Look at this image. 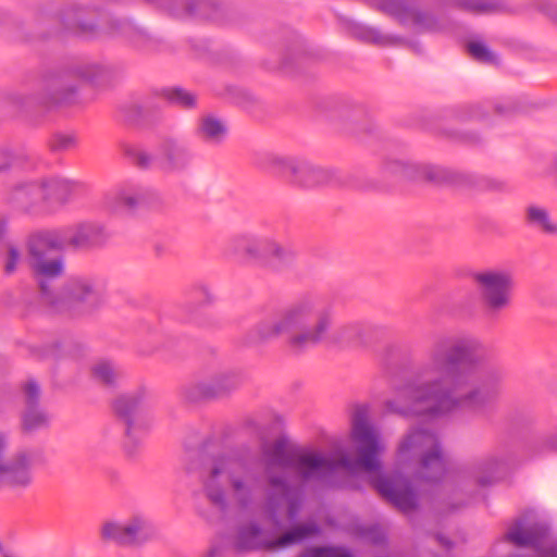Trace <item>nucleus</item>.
I'll list each match as a JSON object with an SVG mask.
<instances>
[{
	"label": "nucleus",
	"instance_id": "obj_1",
	"mask_svg": "<svg viewBox=\"0 0 557 557\" xmlns=\"http://www.w3.org/2000/svg\"><path fill=\"white\" fill-rule=\"evenodd\" d=\"M486 357L487 348L475 337H437L413 376L394 387V398L385 403L387 410L429 418L482 411L504 376L498 369L479 372Z\"/></svg>",
	"mask_w": 557,
	"mask_h": 557
},
{
	"label": "nucleus",
	"instance_id": "obj_2",
	"mask_svg": "<svg viewBox=\"0 0 557 557\" xmlns=\"http://www.w3.org/2000/svg\"><path fill=\"white\" fill-rule=\"evenodd\" d=\"M350 440L356 457L343 454L331 458L315 450L294 449L284 438L265 442L261 446V462L269 486L267 506L271 513L286 507L287 517L298 515L302 496L300 490L288 484L284 471L294 470L305 482L326 483L338 468L376 472L381 469L380 456L385 444L380 431L370 421V409L364 404L356 405L350 416Z\"/></svg>",
	"mask_w": 557,
	"mask_h": 557
},
{
	"label": "nucleus",
	"instance_id": "obj_3",
	"mask_svg": "<svg viewBox=\"0 0 557 557\" xmlns=\"http://www.w3.org/2000/svg\"><path fill=\"white\" fill-rule=\"evenodd\" d=\"M334 305L319 294H305L284 307L274 319H263L247 333L248 345H260L285 336L294 352L325 345L327 347H360L368 343L369 327L349 322L333 330Z\"/></svg>",
	"mask_w": 557,
	"mask_h": 557
},
{
	"label": "nucleus",
	"instance_id": "obj_4",
	"mask_svg": "<svg viewBox=\"0 0 557 557\" xmlns=\"http://www.w3.org/2000/svg\"><path fill=\"white\" fill-rule=\"evenodd\" d=\"M200 482L208 500L221 510L230 506L238 510L250 509L261 488L258 473L230 453L210 457L200 470Z\"/></svg>",
	"mask_w": 557,
	"mask_h": 557
},
{
	"label": "nucleus",
	"instance_id": "obj_5",
	"mask_svg": "<svg viewBox=\"0 0 557 557\" xmlns=\"http://www.w3.org/2000/svg\"><path fill=\"white\" fill-rule=\"evenodd\" d=\"M109 237L103 225L95 222H83L62 231L40 232L33 234L27 242V262L30 269L48 275H62L64 270L61 256L53 252L66 246L76 249H88L102 245Z\"/></svg>",
	"mask_w": 557,
	"mask_h": 557
},
{
	"label": "nucleus",
	"instance_id": "obj_6",
	"mask_svg": "<svg viewBox=\"0 0 557 557\" xmlns=\"http://www.w3.org/2000/svg\"><path fill=\"white\" fill-rule=\"evenodd\" d=\"M455 7L474 14L492 13L503 9L502 0H377L376 9L400 25L417 32L436 33L446 27L444 10Z\"/></svg>",
	"mask_w": 557,
	"mask_h": 557
},
{
	"label": "nucleus",
	"instance_id": "obj_7",
	"mask_svg": "<svg viewBox=\"0 0 557 557\" xmlns=\"http://www.w3.org/2000/svg\"><path fill=\"white\" fill-rule=\"evenodd\" d=\"M32 270L39 285L42 304L53 312H86L101 301V293L91 278L72 277L57 290L53 282L60 275L48 276L36 269Z\"/></svg>",
	"mask_w": 557,
	"mask_h": 557
},
{
	"label": "nucleus",
	"instance_id": "obj_8",
	"mask_svg": "<svg viewBox=\"0 0 557 557\" xmlns=\"http://www.w3.org/2000/svg\"><path fill=\"white\" fill-rule=\"evenodd\" d=\"M397 458L401 463H412L416 475L421 480L437 481L446 471L438 436L428 428H412L401 440Z\"/></svg>",
	"mask_w": 557,
	"mask_h": 557
},
{
	"label": "nucleus",
	"instance_id": "obj_9",
	"mask_svg": "<svg viewBox=\"0 0 557 557\" xmlns=\"http://www.w3.org/2000/svg\"><path fill=\"white\" fill-rule=\"evenodd\" d=\"M225 253L243 262L260 264L272 261L278 264H289L297 255L292 246L283 245L272 236L249 233L232 236L225 245Z\"/></svg>",
	"mask_w": 557,
	"mask_h": 557
},
{
	"label": "nucleus",
	"instance_id": "obj_10",
	"mask_svg": "<svg viewBox=\"0 0 557 557\" xmlns=\"http://www.w3.org/2000/svg\"><path fill=\"white\" fill-rule=\"evenodd\" d=\"M320 532L319 525L313 522H305L293 527L278 537H273L268 531L261 529L257 523L240 525L234 540L237 550H275L301 543L302 541L317 535Z\"/></svg>",
	"mask_w": 557,
	"mask_h": 557
},
{
	"label": "nucleus",
	"instance_id": "obj_11",
	"mask_svg": "<svg viewBox=\"0 0 557 557\" xmlns=\"http://www.w3.org/2000/svg\"><path fill=\"white\" fill-rule=\"evenodd\" d=\"M480 302L488 318H497L511 305L513 277L509 271L487 269L473 274Z\"/></svg>",
	"mask_w": 557,
	"mask_h": 557
},
{
	"label": "nucleus",
	"instance_id": "obj_12",
	"mask_svg": "<svg viewBox=\"0 0 557 557\" xmlns=\"http://www.w3.org/2000/svg\"><path fill=\"white\" fill-rule=\"evenodd\" d=\"M9 445V433L0 429V490L22 493L34 483L35 451L21 449L14 453L10 459H5Z\"/></svg>",
	"mask_w": 557,
	"mask_h": 557
},
{
	"label": "nucleus",
	"instance_id": "obj_13",
	"mask_svg": "<svg viewBox=\"0 0 557 557\" xmlns=\"http://www.w3.org/2000/svg\"><path fill=\"white\" fill-rule=\"evenodd\" d=\"M512 455L508 451L488 454L470 463L466 475L480 486H490L503 480L512 465Z\"/></svg>",
	"mask_w": 557,
	"mask_h": 557
},
{
	"label": "nucleus",
	"instance_id": "obj_14",
	"mask_svg": "<svg viewBox=\"0 0 557 557\" xmlns=\"http://www.w3.org/2000/svg\"><path fill=\"white\" fill-rule=\"evenodd\" d=\"M74 91V86L66 84L63 76H52L42 81L35 95L16 94L14 101L23 107L50 109L67 102Z\"/></svg>",
	"mask_w": 557,
	"mask_h": 557
},
{
	"label": "nucleus",
	"instance_id": "obj_15",
	"mask_svg": "<svg viewBox=\"0 0 557 557\" xmlns=\"http://www.w3.org/2000/svg\"><path fill=\"white\" fill-rule=\"evenodd\" d=\"M371 484L376 492L387 502L403 512H409L417 506V497L409 482L400 476H376Z\"/></svg>",
	"mask_w": 557,
	"mask_h": 557
},
{
	"label": "nucleus",
	"instance_id": "obj_16",
	"mask_svg": "<svg viewBox=\"0 0 557 557\" xmlns=\"http://www.w3.org/2000/svg\"><path fill=\"white\" fill-rule=\"evenodd\" d=\"M242 383L234 372H220L197 382L186 391V398L191 401L223 397L235 391Z\"/></svg>",
	"mask_w": 557,
	"mask_h": 557
},
{
	"label": "nucleus",
	"instance_id": "obj_17",
	"mask_svg": "<svg viewBox=\"0 0 557 557\" xmlns=\"http://www.w3.org/2000/svg\"><path fill=\"white\" fill-rule=\"evenodd\" d=\"M545 529L539 524L525 527L520 520L512 523L505 534L506 541L518 547H533L539 557H557V548L554 546L543 547Z\"/></svg>",
	"mask_w": 557,
	"mask_h": 557
},
{
	"label": "nucleus",
	"instance_id": "obj_18",
	"mask_svg": "<svg viewBox=\"0 0 557 557\" xmlns=\"http://www.w3.org/2000/svg\"><path fill=\"white\" fill-rule=\"evenodd\" d=\"M194 159L189 146L177 138H166L159 147L158 166L166 173L183 172L187 170Z\"/></svg>",
	"mask_w": 557,
	"mask_h": 557
},
{
	"label": "nucleus",
	"instance_id": "obj_19",
	"mask_svg": "<svg viewBox=\"0 0 557 557\" xmlns=\"http://www.w3.org/2000/svg\"><path fill=\"white\" fill-rule=\"evenodd\" d=\"M40 163L41 158L39 153L32 148H0V177L10 173L34 172Z\"/></svg>",
	"mask_w": 557,
	"mask_h": 557
},
{
	"label": "nucleus",
	"instance_id": "obj_20",
	"mask_svg": "<svg viewBox=\"0 0 557 557\" xmlns=\"http://www.w3.org/2000/svg\"><path fill=\"white\" fill-rule=\"evenodd\" d=\"M5 201L12 207L30 212L45 202L44 177L36 181L21 182L7 194Z\"/></svg>",
	"mask_w": 557,
	"mask_h": 557
},
{
	"label": "nucleus",
	"instance_id": "obj_21",
	"mask_svg": "<svg viewBox=\"0 0 557 557\" xmlns=\"http://www.w3.org/2000/svg\"><path fill=\"white\" fill-rule=\"evenodd\" d=\"M145 528L146 522L138 517L126 522L109 521L102 525L101 535L121 545H132L145 539Z\"/></svg>",
	"mask_w": 557,
	"mask_h": 557
},
{
	"label": "nucleus",
	"instance_id": "obj_22",
	"mask_svg": "<svg viewBox=\"0 0 557 557\" xmlns=\"http://www.w3.org/2000/svg\"><path fill=\"white\" fill-rule=\"evenodd\" d=\"M114 410L126 424L125 433L132 436L135 423L144 411V396L141 392L119 396L114 401Z\"/></svg>",
	"mask_w": 557,
	"mask_h": 557
},
{
	"label": "nucleus",
	"instance_id": "obj_23",
	"mask_svg": "<svg viewBox=\"0 0 557 557\" xmlns=\"http://www.w3.org/2000/svg\"><path fill=\"white\" fill-rule=\"evenodd\" d=\"M348 32L351 37L379 47H396L406 41L401 36L386 34L379 28L355 22L348 25Z\"/></svg>",
	"mask_w": 557,
	"mask_h": 557
},
{
	"label": "nucleus",
	"instance_id": "obj_24",
	"mask_svg": "<svg viewBox=\"0 0 557 557\" xmlns=\"http://www.w3.org/2000/svg\"><path fill=\"white\" fill-rule=\"evenodd\" d=\"M329 178L330 175L325 170L297 159L288 182L300 187L312 188L325 184Z\"/></svg>",
	"mask_w": 557,
	"mask_h": 557
},
{
	"label": "nucleus",
	"instance_id": "obj_25",
	"mask_svg": "<svg viewBox=\"0 0 557 557\" xmlns=\"http://www.w3.org/2000/svg\"><path fill=\"white\" fill-rule=\"evenodd\" d=\"M60 21L64 29L79 36H92L96 25L87 20V10L78 5H71L60 14Z\"/></svg>",
	"mask_w": 557,
	"mask_h": 557
},
{
	"label": "nucleus",
	"instance_id": "obj_26",
	"mask_svg": "<svg viewBox=\"0 0 557 557\" xmlns=\"http://www.w3.org/2000/svg\"><path fill=\"white\" fill-rule=\"evenodd\" d=\"M196 135L205 144L216 146L225 139L227 126L214 115H203L198 121Z\"/></svg>",
	"mask_w": 557,
	"mask_h": 557
},
{
	"label": "nucleus",
	"instance_id": "obj_27",
	"mask_svg": "<svg viewBox=\"0 0 557 557\" xmlns=\"http://www.w3.org/2000/svg\"><path fill=\"white\" fill-rule=\"evenodd\" d=\"M45 202H67L77 190L78 184L61 176L44 177Z\"/></svg>",
	"mask_w": 557,
	"mask_h": 557
},
{
	"label": "nucleus",
	"instance_id": "obj_28",
	"mask_svg": "<svg viewBox=\"0 0 557 557\" xmlns=\"http://www.w3.org/2000/svg\"><path fill=\"white\" fill-rule=\"evenodd\" d=\"M296 160V158L267 152L260 154L256 162L261 170L289 181Z\"/></svg>",
	"mask_w": 557,
	"mask_h": 557
},
{
	"label": "nucleus",
	"instance_id": "obj_29",
	"mask_svg": "<svg viewBox=\"0 0 557 557\" xmlns=\"http://www.w3.org/2000/svg\"><path fill=\"white\" fill-rule=\"evenodd\" d=\"M525 223L533 230L546 234L557 235V222L549 214V211L539 205H530L524 211Z\"/></svg>",
	"mask_w": 557,
	"mask_h": 557
},
{
	"label": "nucleus",
	"instance_id": "obj_30",
	"mask_svg": "<svg viewBox=\"0 0 557 557\" xmlns=\"http://www.w3.org/2000/svg\"><path fill=\"white\" fill-rule=\"evenodd\" d=\"M50 424V416L41 406L23 407L21 412V430L23 433L30 434Z\"/></svg>",
	"mask_w": 557,
	"mask_h": 557
},
{
	"label": "nucleus",
	"instance_id": "obj_31",
	"mask_svg": "<svg viewBox=\"0 0 557 557\" xmlns=\"http://www.w3.org/2000/svg\"><path fill=\"white\" fill-rule=\"evenodd\" d=\"M115 208L134 209L147 202L148 194L139 187L121 188L112 195Z\"/></svg>",
	"mask_w": 557,
	"mask_h": 557
},
{
	"label": "nucleus",
	"instance_id": "obj_32",
	"mask_svg": "<svg viewBox=\"0 0 557 557\" xmlns=\"http://www.w3.org/2000/svg\"><path fill=\"white\" fill-rule=\"evenodd\" d=\"M120 369L109 360H99L91 367L92 379L104 386H113L121 377Z\"/></svg>",
	"mask_w": 557,
	"mask_h": 557
},
{
	"label": "nucleus",
	"instance_id": "obj_33",
	"mask_svg": "<svg viewBox=\"0 0 557 557\" xmlns=\"http://www.w3.org/2000/svg\"><path fill=\"white\" fill-rule=\"evenodd\" d=\"M116 32L137 48L145 47L149 41L147 33L128 21L116 22Z\"/></svg>",
	"mask_w": 557,
	"mask_h": 557
},
{
	"label": "nucleus",
	"instance_id": "obj_34",
	"mask_svg": "<svg viewBox=\"0 0 557 557\" xmlns=\"http://www.w3.org/2000/svg\"><path fill=\"white\" fill-rule=\"evenodd\" d=\"M21 393L23 407L40 406L39 399L41 391L39 384L35 380L29 379L24 382L21 386Z\"/></svg>",
	"mask_w": 557,
	"mask_h": 557
},
{
	"label": "nucleus",
	"instance_id": "obj_35",
	"mask_svg": "<svg viewBox=\"0 0 557 557\" xmlns=\"http://www.w3.org/2000/svg\"><path fill=\"white\" fill-rule=\"evenodd\" d=\"M77 139L73 134L57 133L48 141V146L53 152H65L75 148Z\"/></svg>",
	"mask_w": 557,
	"mask_h": 557
},
{
	"label": "nucleus",
	"instance_id": "obj_36",
	"mask_svg": "<svg viewBox=\"0 0 557 557\" xmlns=\"http://www.w3.org/2000/svg\"><path fill=\"white\" fill-rule=\"evenodd\" d=\"M166 98L172 103L180 106L184 109H189L196 106L197 97L195 94L182 89V88H173L166 91Z\"/></svg>",
	"mask_w": 557,
	"mask_h": 557
},
{
	"label": "nucleus",
	"instance_id": "obj_37",
	"mask_svg": "<svg viewBox=\"0 0 557 557\" xmlns=\"http://www.w3.org/2000/svg\"><path fill=\"white\" fill-rule=\"evenodd\" d=\"M125 153L140 169H149L157 162L150 153L136 146L126 147Z\"/></svg>",
	"mask_w": 557,
	"mask_h": 557
},
{
	"label": "nucleus",
	"instance_id": "obj_38",
	"mask_svg": "<svg viewBox=\"0 0 557 557\" xmlns=\"http://www.w3.org/2000/svg\"><path fill=\"white\" fill-rule=\"evenodd\" d=\"M299 557H352L341 547H312L306 549Z\"/></svg>",
	"mask_w": 557,
	"mask_h": 557
},
{
	"label": "nucleus",
	"instance_id": "obj_39",
	"mask_svg": "<svg viewBox=\"0 0 557 557\" xmlns=\"http://www.w3.org/2000/svg\"><path fill=\"white\" fill-rule=\"evenodd\" d=\"M468 51L471 57L480 62L484 63H494L496 61V57L493 54L488 48L481 42H470L468 45Z\"/></svg>",
	"mask_w": 557,
	"mask_h": 557
},
{
	"label": "nucleus",
	"instance_id": "obj_40",
	"mask_svg": "<svg viewBox=\"0 0 557 557\" xmlns=\"http://www.w3.org/2000/svg\"><path fill=\"white\" fill-rule=\"evenodd\" d=\"M100 72L101 69L97 64L89 62L78 63L72 69V73L84 81H92Z\"/></svg>",
	"mask_w": 557,
	"mask_h": 557
},
{
	"label": "nucleus",
	"instance_id": "obj_41",
	"mask_svg": "<svg viewBox=\"0 0 557 557\" xmlns=\"http://www.w3.org/2000/svg\"><path fill=\"white\" fill-rule=\"evenodd\" d=\"M487 107V104L481 103L465 107L460 112V119L462 121L483 119L486 115Z\"/></svg>",
	"mask_w": 557,
	"mask_h": 557
},
{
	"label": "nucleus",
	"instance_id": "obj_42",
	"mask_svg": "<svg viewBox=\"0 0 557 557\" xmlns=\"http://www.w3.org/2000/svg\"><path fill=\"white\" fill-rule=\"evenodd\" d=\"M475 184L481 189L492 191H503L507 188L506 182L487 176L480 177Z\"/></svg>",
	"mask_w": 557,
	"mask_h": 557
},
{
	"label": "nucleus",
	"instance_id": "obj_43",
	"mask_svg": "<svg viewBox=\"0 0 557 557\" xmlns=\"http://www.w3.org/2000/svg\"><path fill=\"white\" fill-rule=\"evenodd\" d=\"M21 261V253L14 246H9L8 255L4 263V271L8 274L16 270L17 263Z\"/></svg>",
	"mask_w": 557,
	"mask_h": 557
},
{
	"label": "nucleus",
	"instance_id": "obj_44",
	"mask_svg": "<svg viewBox=\"0 0 557 557\" xmlns=\"http://www.w3.org/2000/svg\"><path fill=\"white\" fill-rule=\"evenodd\" d=\"M421 174L426 180L437 183L443 182L447 178L444 170L436 166H423L421 169Z\"/></svg>",
	"mask_w": 557,
	"mask_h": 557
},
{
	"label": "nucleus",
	"instance_id": "obj_45",
	"mask_svg": "<svg viewBox=\"0 0 557 557\" xmlns=\"http://www.w3.org/2000/svg\"><path fill=\"white\" fill-rule=\"evenodd\" d=\"M539 10L549 16L553 21L557 22V5L548 0L537 1Z\"/></svg>",
	"mask_w": 557,
	"mask_h": 557
},
{
	"label": "nucleus",
	"instance_id": "obj_46",
	"mask_svg": "<svg viewBox=\"0 0 557 557\" xmlns=\"http://www.w3.org/2000/svg\"><path fill=\"white\" fill-rule=\"evenodd\" d=\"M541 445L545 450L557 451V429L542 437Z\"/></svg>",
	"mask_w": 557,
	"mask_h": 557
},
{
	"label": "nucleus",
	"instance_id": "obj_47",
	"mask_svg": "<svg viewBox=\"0 0 557 557\" xmlns=\"http://www.w3.org/2000/svg\"><path fill=\"white\" fill-rule=\"evenodd\" d=\"M195 298L200 301L209 302L211 300V292L207 286H198L194 290Z\"/></svg>",
	"mask_w": 557,
	"mask_h": 557
},
{
	"label": "nucleus",
	"instance_id": "obj_48",
	"mask_svg": "<svg viewBox=\"0 0 557 557\" xmlns=\"http://www.w3.org/2000/svg\"><path fill=\"white\" fill-rule=\"evenodd\" d=\"M64 349L57 345L45 350L44 358L59 359L63 356Z\"/></svg>",
	"mask_w": 557,
	"mask_h": 557
},
{
	"label": "nucleus",
	"instance_id": "obj_49",
	"mask_svg": "<svg viewBox=\"0 0 557 557\" xmlns=\"http://www.w3.org/2000/svg\"><path fill=\"white\" fill-rule=\"evenodd\" d=\"M222 556H223V549L220 546H212L201 557H222Z\"/></svg>",
	"mask_w": 557,
	"mask_h": 557
},
{
	"label": "nucleus",
	"instance_id": "obj_50",
	"mask_svg": "<svg viewBox=\"0 0 557 557\" xmlns=\"http://www.w3.org/2000/svg\"><path fill=\"white\" fill-rule=\"evenodd\" d=\"M495 111L498 113V114H504L507 110L502 107V106H496L495 107Z\"/></svg>",
	"mask_w": 557,
	"mask_h": 557
},
{
	"label": "nucleus",
	"instance_id": "obj_51",
	"mask_svg": "<svg viewBox=\"0 0 557 557\" xmlns=\"http://www.w3.org/2000/svg\"><path fill=\"white\" fill-rule=\"evenodd\" d=\"M438 540L441 543H443V545L448 546V544H449L448 541H444L442 537H440Z\"/></svg>",
	"mask_w": 557,
	"mask_h": 557
},
{
	"label": "nucleus",
	"instance_id": "obj_52",
	"mask_svg": "<svg viewBox=\"0 0 557 557\" xmlns=\"http://www.w3.org/2000/svg\"><path fill=\"white\" fill-rule=\"evenodd\" d=\"M3 231H4V225L2 222H0V235L3 233Z\"/></svg>",
	"mask_w": 557,
	"mask_h": 557
}]
</instances>
